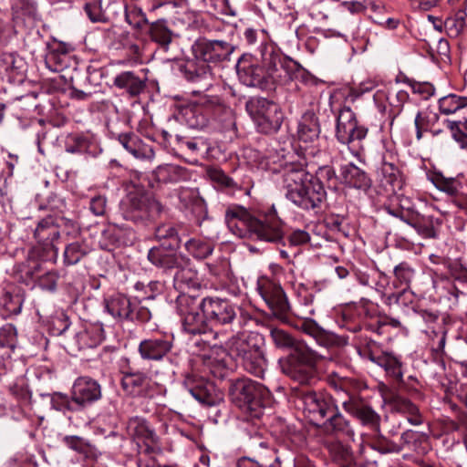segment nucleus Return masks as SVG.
I'll return each instance as SVG.
<instances>
[{"label":"nucleus","instance_id":"f257e3e1","mask_svg":"<svg viewBox=\"0 0 467 467\" xmlns=\"http://www.w3.org/2000/svg\"><path fill=\"white\" fill-rule=\"evenodd\" d=\"M285 197L303 210H313L326 200L327 192L323 185L313 181V175L302 166L289 164L282 174Z\"/></svg>","mask_w":467,"mask_h":467},{"label":"nucleus","instance_id":"f03ea898","mask_svg":"<svg viewBox=\"0 0 467 467\" xmlns=\"http://www.w3.org/2000/svg\"><path fill=\"white\" fill-rule=\"evenodd\" d=\"M229 355L240 362L250 374L263 379L267 360L263 349V337L255 332H242L233 336L228 343Z\"/></svg>","mask_w":467,"mask_h":467},{"label":"nucleus","instance_id":"7ed1b4c3","mask_svg":"<svg viewBox=\"0 0 467 467\" xmlns=\"http://www.w3.org/2000/svg\"><path fill=\"white\" fill-rule=\"evenodd\" d=\"M228 393L235 407L254 419L263 414L264 401L269 396V390L264 385L248 378L230 380Z\"/></svg>","mask_w":467,"mask_h":467},{"label":"nucleus","instance_id":"20e7f679","mask_svg":"<svg viewBox=\"0 0 467 467\" xmlns=\"http://www.w3.org/2000/svg\"><path fill=\"white\" fill-rule=\"evenodd\" d=\"M318 355L308 346H299L282 364V371L300 385H312L317 379Z\"/></svg>","mask_w":467,"mask_h":467},{"label":"nucleus","instance_id":"39448f33","mask_svg":"<svg viewBox=\"0 0 467 467\" xmlns=\"http://www.w3.org/2000/svg\"><path fill=\"white\" fill-rule=\"evenodd\" d=\"M177 310L182 318V329L185 333L196 335H207L213 333L208 327V320L203 313L199 312L201 309L200 302L197 297L182 294L178 296Z\"/></svg>","mask_w":467,"mask_h":467},{"label":"nucleus","instance_id":"423d86ee","mask_svg":"<svg viewBox=\"0 0 467 467\" xmlns=\"http://www.w3.org/2000/svg\"><path fill=\"white\" fill-rule=\"evenodd\" d=\"M175 249H170L166 244L161 243L158 246L150 248L148 252V260L156 267L164 272L177 269L174 275L175 283L183 282L185 275H189V280L195 275L191 271H186L184 266L189 263V259L182 254L174 253Z\"/></svg>","mask_w":467,"mask_h":467},{"label":"nucleus","instance_id":"0eeeda50","mask_svg":"<svg viewBox=\"0 0 467 467\" xmlns=\"http://www.w3.org/2000/svg\"><path fill=\"white\" fill-rule=\"evenodd\" d=\"M106 310L114 318L145 323L151 317L149 308L137 298L115 295L106 301Z\"/></svg>","mask_w":467,"mask_h":467},{"label":"nucleus","instance_id":"6e6552de","mask_svg":"<svg viewBox=\"0 0 467 467\" xmlns=\"http://www.w3.org/2000/svg\"><path fill=\"white\" fill-rule=\"evenodd\" d=\"M123 204L124 217L134 222L154 217L162 210L161 204L142 190L130 192Z\"/></svg>","mask_w":467,"mask_h":467},{"label":"nucleus","instance_id":"1a4fd4ad","mask_svg":"<svg viewBox=\"0 0 467 467\" xmlns=\"http://www.w3.org/2000/svg\"><path fill=\"white\" fill-rule=\"evenodd\" d=\"M206 319L214 326L230 325L237 317V306L227 299L204 297L200 302Z\"/></svg>","mask_w":467,"mask_h":467},{"label":"nucleus","instance_id":"9d476101","mask_svg":"<svg viewBox=\"0 0 467 467\" xmlns=\"http://www.w3.org/2000/svg\"><path fill=\"white\" fill-rule=\"evenodd\" d=\"M368 134V129L359 125L355 113L349 107L340 109L337 118L336 137L342 144L362 140Z\"/></svg>","mask_w":467,"mask_h":467},{"label":"nucleus","instance_id":"9b49d317","mask_svg":"<svg viewBox=\"0 0 467 467\" xmlns=\"http://www.w3.org/2000/svg\"><path fill=\"white\" fill-rule=\"evenodd\" d=\"M252 238L274 244L283 241V223L274 208L268 213L256 217V221L254 223Z\"/></svg>","mask_w":467,"mask_h":467},{"label":"nucleus","instance_id":"f8f14e48","mask_svg":"<svg viewBox=\"0 0 467 467\" xmlns=\"http://www.w3.org/2000/svg\"><path fill=\"white\" fill-rule=\"evenodd\" d=\"M234 47L223 40L198 39L192 46V52L197 59L208 63H219L229 60Z\"/></svg>","mask_w":467,"mask_h":467},{"label":"nucleus","instance_id":"ddd939ff","mask_svg":"<svg viewBox=\"0 0 467 467\" xmlns=\"http://www.w3.org/2000/svg\"><path fill=\"white\" fill-rule=\"evenodd\" d=\"M258 293L272 313L277 318L284 320L290 309L287 297L280 285L268 279L258 282Z\"/></svg>","mask_w":467,"mask_h":467},{"label":"nucleus","instance_id":"4468645a","mask_svg":"<svg viewBox=\"0 0 467 467\" xmlns=\"http://www.w3.org/2000/svg\"><path fill=\"white\" fill-rule=\"evenodd\" d=\"M70 393L81 411L102 398V388L96 379L81 376L75 379Z\"/></svg>","mask_w":467,"mask_h":467},{"label":"nucleus","instance_id":"2eb2a0df","mask_svg":"<svg viewBox=\"0 0 467 467\" xmlns=\"http://www.w3.org/2000/svg\"><path fill=\"white\" fill-rule=\"evenodd\" d=\"M183 385L189 393L200 403L207 406L217 405L222 400V393L215 385L195 375H188Z\"/></svg>","mask_w":467,"mask_h":467},{"label":"nucleus","instance_id":"dca6fc26","mask_svg":"<svg viewBox=\"0 0 467 467\" xmlns=\"http://www.w3.org/2000/svg\"><path fill=\"white\" fill-rule=\"evenodd\" d=\"M304 410L312 421H321L332 413L334 399L323 392L306 391L302 395Z\"/></svg>","mask_w":467,"mask_h":467},{"label":"nucleus","instance_id":"f3484780","mask_svg":"<svg viewBox=\"0 0 467 467\" xmlns=\"http://www.w3.org/2000/svg\"><path fill=\"white\" fill-rule=\"evenodd\" d=\"M121 388L125 393L133 397H143L149 394L151 379L148 374L131 368L121 370Z\"/></svg>","mask_w":467,"mask_h":467},{"label":"nucleus","instance_id":"a211bd4d","mask_svg":"<svg viewBox=\"0 0 467 467\" xmlns=\"http://www.w3.org/2000/svg\"><path fill=\"white\" fill-rule=\"evenodd\" d=\"M344 410L357 419L362 426L376 433L380 432V415L361 398L351 407L344 404Z\"/></svg>","mask_w":467,"mask_h":467},{"label":"nucleus","instance_id":"6ab92c4d","mask_svg":"<svg viewBox=\"0 0 467 467\" xmlns=\"http://www.w3.org/2000/svg\"><path fill=\"white\" fill-rule=\"evenodd\" d=\"M171 348V341L165 338H148L139 344L138 351L142 359L159 361L167 356Z\"/></svg>","mask_w":467,"mask_h":467},{"label":"nucleus","instance_id":"aec40b11","mask_svg":"<svg viewBox=\"0 0 467 467\" xmlns=\"http://www.w3.org/2000/svg\"><path fill=\"white\" fill-rule=\"evenodd\" d=\"M60 236L57 217L48 215L38 222L34 237L45 249L55 248L54 242Z\"/></svg>","mask_w":467,"mask_h":467},{"label":"nucleus","instance_id":"412c9836","mask_svg":"<svg viewBox=\"0 0 467 467\" xmlns=\"http://www.w3.org/2000/svg\"><path fill=\"white\" fill-rule=\"evenodd\" d=\"M339 178L348 187L367 192L371 187L368 173L353 163L341 166Z\"/></svg>","mask_w":467,"mask_h":467},{"label":"nucleus","instance_id":"4be33fe9","mask_svg":"<svg viewBox=\"0 0 467 467\" xmlns=\"http://www.w3.org/2000/svg\"><path fill=\"white\" fill-rule=\"evenodd\" d=\"M322 426L327 434L347 437L352 441L354 440V429L351 426L350 421L339 411L338 407H335V410L323 422Z\"/></svg>","mask_w":467,"mask_h":467},{"label":"nucleus","instance_id":"5701e85b","mask_svg":"<svg viewBox=\"0 0 467 467\" xmlns=\"http://www.w3.org/2000/svg\"><path fill=\"white\" fill-rule=\"evenodd\" d=\"M180 69L188 81L200 86V89L192 91L193 94H200L202 89L206 90L212 86V73L207 65L197 67L194 63L191 62L181 66Z\"/></svg>","mask_w":467,"mask_h":467},{"label":"nucleus","instance_id":"b1692460","mask_svg":"<svg viewBox=\"0 0 467 467\" xmlns=\"http://www.w3.org/2000/svg\"><path fill=\"white\" fill-rule=\"evenodd\" d=\"M119 141L123 148L137 159L151 160L155 152L150 145L144 143L134 134H120Z\"/></svg>","mask_w":467,"mask_h":467},{"label":"nucleus","instance_id":"393cba45","mask_svg":"<svg viewBox=\"0 0 467 467\" xmlns=\"http://www.w3.org/2000/svg\"><path fill=\"white\" fill-rule=\"evenodd\" d=\"M128 431L138 445L142 442L146 446V451H150L152 449V445L156 442L157 437L154 431L140 418L130 419L128 423Z\"/></svg>","mask_w":467,"mask_h":467},{"label":"nucleus","instance_id":"a878e982","mask_svg":"<svg viewBox=\"0 0 467 467\" xmlns=\"http://www.w3.org/2000/svg\"><path fill=\"white\" fill-rule=\"evenodd\" d=\"M236 67L238 77L245 86L263 87L265 84V71L259 65L239 62Z\"/></svg>","mask_w":467,"mask_h":467},{"label":"nucleus","instance_id":"bb28decb","mask_svg":"<svg viewBox=\"0 0 467 467\" xmlns=\"http://www.w3.org/2000/svg\"><path fill=\"white\" fill-rule=\"evenodd\" d=\"M320 128L317 118L312 111L306 112L298 127V138L303 143H315L319 139Z\"/></svg>","mask_w":467,"mask_h":467},{"label":"nucleus","instance_id":"cd10ccee","mask_svg":"<svg viewBox=\"0 0 467 467\" xmlns=\"http://www.w3.org/2000/svg\"><path fill=\"white\" fill-rule=\"evenodd\" d=\"M153 175L158 182L163 183H176L189 179L187 169L175 164L160 165Z\"/></svg>","mask_w":467,"mask_h":467},{"label":"nucleus","instance_id":"c85d7f7f","mask_svg":"<svg viewBox=\"0 0 467 467\" xmlns=\"http://www.w3.org/2000/svg\"><path fill=\"white\" fill-rule=\"evenodd\" d=\"M389 404L393 410L406 414L408 421L411 425L419 426L422 423V418L418 407L410 400L397 395L390 399Z\"/></svg>","mask_w":467,"mask_h":467},{"label":"nucleus","instance_id":"c756f323","mask_svg":"<svg viewBox=\"0 0 467 467\" xmlns=\"http://www.w3.org/2000/svg\"><path fill=\"white\" fill-rule=\"evenodd\" d=\"M369 359L378 366L384 368L386 373L398 382L402 381L401 363L391 354L382 353L379 356L369 354Z\"/></svg>","mask_w":467,"mask_h":467},{"label":"nucleus","instance_id":"7c9ffc66","mask_svg":"<svg viewBox=\"0 0 467 467\" xmlns=\"http://www.w3.org/2000/svg\"><path fill=\"white\" fill-rule=\"evenodd\" d=\"M114 85L125 89L130 96H137L142 92L145 83L132 71H124L117 75L113 81Z\"/></svg>","mask_w":467,"mask_h":467},{"label":"nucleus","instance_id":"2f4dec72","mask_svg":"<svg viewBox=\"0 0 467 467\" xmlns=\"http://www.w3.org/2000/svg\"><path fill=\"white\" fill-rule=\"evenodd\" d=\"M381 182L383 185L393 193L401 191L404 185L403 176L397 166L384 161L381 166Z\"/></svg>","mask_w":467,"mask_h":467},{"label":"nucleus","instance_id":"473e14b6","mask_svg":"<svg viewBox=\"0 0 467 467\" xmlns=\"http://www.w3.org/2000/svg\"><path fill=\"white\" fill-rule=\"evenodd\" d=\"M404 222L414 228L424 238H436L438 235L437 227L441 225V221L433 216L406 219Z\"/></svg>","mask_w":467,"mask_h":467},{"label":"nucleus","instance_id":"72a5a7b5","mask_svg":"<svg viewBox=\"0 0 467 467\" xmlns=\"http://www.w3.org/2000/svg\"><path fill=\"white\" fill-rule=\"evenodd\" d=\"M104 337V330L99 325H90L87 328L76 333V339L79 348H95L103 341Z\"/></svg>","mask_w":467,"mask_h":467},{"label":"nucleus","instance_id":"f704fd0d","mask_svg":"<svg viewBox=\"0 0 467 467\" xmlns=\"http://www.w3.org/2000/svg\"><path fill=\"white\" fill-rule=\"evenodd\" d=\"M270 337L274 345L280 349H290L291 352H296L299 346H307L305 342L296 339L287 331L278 328L270 327Z\"/></svg>","mask_w":467,"mask_h":467},{"label":"nucleus","instance_id":"c9c22d12","mask_svg":"<svg viewBox=\"0 0 467 467\" xmlns=\"http://www.w3.org/2000/svg\"><path fill=\"white\" fill-rule=\"evenodd\" d=\"M283 113L279 106H271L268 115L259 119L256 126L260 132L265 134L275 133L281 127Z\"/></svg>","mask_w":467,"mask_h":467},{"label":"nucleus","instance_id":"e433bc0d","mask_svg":"<svg viewBox=\"0 0 467 467\" xmlns=\"http://www.w3.org/2000/svg\"><path fill=\"white\" fill-rule=\"evenodd\" d=\"M301 327L305 333L315 337L320 345L328 347L337 342L335 334L324 330L313 320H305Z\"/></svg>","mask_w":467,"mask_h":467},{"label":"nucleus","instance_id":"4c0bfd02","mask_svg":"<svg viewBox=\"0 0 467 467\" xmlns=\"http://www.w3.org/2000/svg\"><path fill=\"white\" fill-rule=\"evenodd\" d=\"M22 60L12 53H3L0 56V75L13 81L20 73Z\"/></svg>","mask_w":467,"mask_h":467},{"label":"nucleus","instance_id":"58836bf2","mask_svg":"<svg viewBox=\"0 0 467 467\" xmlns=\"http://www.w3.org/2000/svg\"><path fill=\"white\" fill-rule=\"evenodd\" d=\"M271 106H277V104L265 98L254 97L247 100L245 109L254 123H256L259 121V119L268 115Z\"/></svg>","mask_w":467,"mask_h":467},{"label":"nucleus","instance_id":"ea45409f","mask_svg":"<svg viewBox=\"0 0 467 467\" xmlns=\"http://www.w3.org/2000/svg\"><path fill=\"white\" fill-rule=\"evenodd\" d=\"M271 106H277V104L265 98L254 97L247 100L245 109L254 123H256L259 121V119L268 115Z\"/></svg>","mask_w":467,"mask_h":467},{"label":"nucleus","instance_id":"a19ab883","mask_svg":"<svg viewBox=\"0 0 467 467\" xmlns=\"http://www.w3.org/2000/svg\"><path fill=\"white\" fill-rule=\"evenodd\" d=\"M197 104L207 109H213L216 111H223L229 119L228 126L234 127V119L233 112L229 108H226L222 99L217 96L202 95L197 100Z\"/></svg>","mask_w":467,"mask_h":467},{"label":"nucleus","instance_id":"79ce46f5","mask_svg":"<svg viewBox=\"0 0 467 467\" xmlns=\"http://www.w3.org/2000/svg\"><path fill=\"white\" fill-rule=\"evenodd\" d=\"M467 27V14L459 11L444 20V30L451 37H457Z\"/></svg>","mask_w":467,"mask_h":467},{"label":"nucleus","instance_id":"37998d69","mask_svg":"<svg viewBox=\"0 0 467 467\" xmlns=\"http://www.w3.org/2000/svg\"><path fill=\"white\" fill-rule=\"evenodd\" d=\"M184 246L187 252L197 259L207 258L213 251V245L211 242L197 238L188 240Z\"/></svg>","mask_w":467,"mask_h":467},{"label":"nucleus","instance_id":"c03bdc74","mask_svg":"<svg viewBox=\"0 0 467 467\" xmlns=\"http://www.w3.org/2000/svg\"><path fill=\"white\" fill-rule=\"evenodd\" d=\"M155 237L158 241L163 242L164 244L165 241H169L166 246H169L170 249L178 248L181 243L177 230L169 223L159 225L155 230Z\"/></svg>","mask_w":467,"mask_h":467},{"label":"nucleus","instance_id":"a18cd8bd","mask_svg":"<svg viewBox=\"0 0 467 467\" xmlns=\"http://www.w3.org/2000/svg\"><path fill=\"white\" fill-rule=\"evenodd\" d=\"M50 402L52 409L57 411H61L63 413H66L67 411H79V409L76 404V401H74V400L72 399L71 393L70 396H68L61 392H55L51 395Z\"/></svg>","mask_w":467,"mask_h":467},{"label":"nucleus","instance_id":"49530a36","mask_svg":"<svg viewBox=\"0 0 467 467\" xmlns=\"http://www.w3.org/2000/svg\"><path fill=\"white\" fill-rule=\"evenodd\" d=\"M465 107H467V97L450 94L439 100L440 110L445 115L455 113L457 110Z\"/></svg>","mask_w":467,"mask_h":467},{"label":"nucleus","instance_id":"de8ad7c7","mask_svg":"<svg viewBox=\"0 0 467 467\" xmlns=\"http://www.w3.org/2000/svg\"><path fill=\"white\" fill-rule=\"evenodd\" d=\"M105 8L99 16L103 23L116 20L124 11L125 5L120 0H104Z\"/></svg>","mask_w":467,"mask_h":467},{"label":"nucleus","instance_id":"09e8293b","mask_svg":"<svg viewBox=\"0 0 467 467\" xmlns=\"http://www.w3.org/2000/svg\"><path fill=\"white\" fill-rule=\"evenodd\" d=\"M395 282L404 287H409L415 276L414 268L407 262H401L393 270Z\"/></svg>","mask_w":467,"mask_h":467},{"label":"nucleus","instance_id":"8fccbe9b","mask_svg":"<svg viewBox=\"0 0 467 467\" xmlns=\"http://www.w3.org/2000/svg\"><path fill=\"white\" fill-rule=\"evenodd\" d=\"M150 34L151 39L163 47H167L171 42V32L161 22L153 23Z\"/></svg>","mask_w":467,"mask_h":467},{"label":"nucleus","instance_id":"3c124183","mask_svg":"<svg viewBox=\"0 0 467 467\" xmlns=\"http://www.w3.org/2000/svg\"><path fill=\"white\" fill-rule=\"evenodd\" d=\"M313 181H317L320 185L327 183L328 188H336L337 176L336 175L335 170L328 165L320 166L316 175H313Z\"/></svg>","mask_w":467,"mask_h":467},{"label":"nucleus","instance_id":"603ef678","mask_svg":"<svg viewBox=\"0 0 467 467\" xmlns=\"http://www.w3.org/2000/svg\"><path fill=\"white\" fill-rule=\"evenodd\" d=\"M327 448L335 461L346 463L352 461V451L349 446L340 441H333L328 444Z\"/></svg>","mask_w":467,"mask_h":467},{"label":"nucleus","instance_id":"864d4df0","mask_svg":"<svg viewBox=\"0 0 467 467\" xmlns=\"http://www.w3.org/2000/svg\"><path fill=\"white\" fill-rule=\"evenodd\" d=\"M124 15L126 22L135 28H142L148 24L145 13L138 6L128 8L125 5Z\"/></svg>","mask_w":467,"mask_h":467},{"label":"nucleus","instance_id":"5fc2aeb1","mask_svg":"<svg viewBox=\"0 0 467 467\" xmlns=\"http://www.w3.org/2000/svg\"><path fill=\"white\" fill-rule=\"evenodd\" d=\"M64 442L68 448L85 455L87 458L93 454V447L81 437L66 436L64 438Z\"/></svg>","mask_w":467,"mask_h":467},{"label":"nucleus","instance_id":"6e6d98bb","mask_svg":"<svg viewBox=\"0 0 467 467\" xmlns=\"http://www.w3.org/2000/svg\"><path fill=\"white\" fill-rule=\"evenodd\" d=\"M86 250L79 243H71L65 248L64 263L67 265H76L86 255Z\"/></svg>","mask_w":467,"mask_h":467},{"label":"nucleus","instance_id":"4d7b16f0","mask_svg":"<svg viewBox=\"0 0 467 467\" xmlns=\"http://www.w3.org/2000/svg\"><path fill=\"white\" fill-rule=\"evenodd\" d=\"M256 221L254 215L251 216V220H243L242 222L231 223L229 230L240 238H252L254 232V223Z\"/></svg>","mask_w":467,"mask_h":467},{"label":"nucleus","instance_id":"13d9d810","mask_svg":"<svg viewBox=\"0 0 467 467\" xmlns=\"http://www.w3.org/2000/svg\"><path fill=\"white\" fill-rule=\"evenodd\" d=\"M251 216H253V214L244 207L240 205H231L225 211V223L227 227H230L231 223L251 220Z\"/></svg>","mask_w":467,"mask_h":467},{"label":"nucleus","instance_id":"bf43d9fd","mask_svg":"<svg viewBox=\"0 0 467 467\" xmlns=\"http://www.w3.org/2000/svg\"><path fill=\"white\" fill-rule=\"evenodd\" d=\"M104 8V0H86L84 5V10L93 23H103L99 16Z\"/></svg>","mask_w":467,"mask_h":467},{"label":"nucleus","instance_id":"052dcab7","mask_svg":"<svg viewBox=\"0 0 467 467\" xmlns=\"http://www.w3.org/2000/svg\"><path fill=\"white\" fill-rule=\"evenodd\" d=\"M23 300L19 296H13L11 294L5 295L3 298V307L6 316L18 315L21 312Z\"/></svg>","mask_w":467,"mask_h":467},{"label":"nucleus","instance_id":"680f3d73","mask_svg":"<svg viewBox=\"0 0 467 467\" xmlns=\"http://www.w3.org/2000/svg\"><path fill=\"white\" fill-rule=\"evenodd\" d=\"M387 301L389 305L395 303L399 306H409L414 301V294L409 287H404L400 292L389 295Z\"/></svg>","mask_w":467,"mask_h":467},{"label":"nucleus","instance_id":"e2e57ef3","mask_svg":"<svg viewBox=\"0 0 467 467\" xmlns=\"http://www.w3.org/2000/svg\"><path fill=\"white\" fill-rule=\"evenodd\" d=\"M17 332L15 326L11 324L5 325L0 329V344L3 347L14 348L16 346Z\"/></svg>","mask_w":467,"mask_h":467},{"label":"nucleus","instance_id":"0e129e2a","mask_svg":"<svg viewBox=\"0 0 467 467\" xmlns=\"http://www.w3.org/2000/svg\"><path fill=\"white\" fill-rule=\"evenodd\" d=\"M378 438L371 443L372 449L379 451L380 453H393L400 452L401 447L395 442L382 437L377 433Z\"/></svg>","mask_w":467,"mask_h":467},{"label":"nucleus","instance_id":"69168bd1","mask_svg":"<svg viewBox=\"0 0 467 467\" xmlns=\"http://www.w3.org/2000/svg\"><path fill=\"white\" fill-rule=\"evenodd\" d=\"M360 399V397L353 390L351 389V385L348 388H346L342 391H340L338 394H336V398L334 400V403L340 402L342 405V408L344 409V404H346L348 407H351Z\"/></svg>","mask_w":467,"mask_h":467},{"label":"nucleus","instance_id":"338daca9","mask_svg":"<svg viewBox=\"0 0 467 467\" xmlns=\"http://www.w3.org/2000/svg\"><path fill=\"white\" fill-rule=\"evenodd\" d=\"M65 54H58L55 51H50L46 56V65L52 71L58 72L65 67Z\"/></svg>","mask_w":467,"mask_h":467},{"label":"nucleus","instance_id":"774afa93","mask_svg":"<svg viewBox=\"0 0 467 467\" xmlns=\"http://www.w3.org/2000/svg\"><path fill=\"white\" fill-rule=\"evenodd\" d=\"M461 122L449 121L448 127L451 130L453 140L460 148L467 151V133L460 128Z\"/></svg>","mask_w":467,"mask_h":467}]
</instances>
